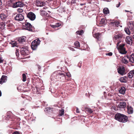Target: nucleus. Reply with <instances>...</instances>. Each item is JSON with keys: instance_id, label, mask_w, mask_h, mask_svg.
<instances>
[{"instance_id": "f257e3e1", "label": "nucleus", "mask_w": 134, "mask_h": 134, "mask_svg": "<svg viewBox=\"0 0 134 134\" xmlns=\"http://www.w3.org/2000/svg\"><path fill=\"white\" fill-rule=\"evenodd\" d=\"M115 119L116 120L123 123L126 122L128 120V118L127 116L119 113H117L115 114Z\"/></svg>"}, {"instance_id": "f03ea898", "label": "nucleus", "mask_w": 134, "mask_h": 134, "mask_svg": "<svg viewBox=\"0 0 134 134\" xmlns=\"http://www.w3.org/2000/svg\"><path fill=\"white\" fill-rule=\"evenodd\" d=\"M120 41L118 42L116 44L117 47L119 52L120 53L122 54H125L127 52L126 51L125 48L124 46L125 44L124 43H122L120 45L119 47H118L119 44L120 42Z\"/></svg>"}, {"instance_id": "7ed1b4c3", "label": "nucleus", "mask_w": 134, "mask_h": 134, "mask_svg": "<svg viewBox=\"0 0 134 134\" xmlns=\"http://www.w3.org/2000/svg\"><path fill=\"white\" fill-rule=\"evenodd\" d=\"M40 41L39 39H37L31 43L32 49L35 50L36 49L37 46L40 44Z\"/></svg>"}, {"instance_id": "20e7f679", "label": "nucleus", "mask_w": 134, "mask_h": 134, "mask_svg": "<svg viewBox=\"0 0 134 134\" xmlns=\"http://www.w3.org/2000/svg\"><path fill=\"white\" fill-rule=\"evenodd\" d=\"M28 52L27 47L24 46L21 48L20 53L22 55L25 56L28 54Z\"/></svg>"}, {"instance_id": "39448f33", "label": "nucleus", "mask_w": 134, "mask_h": 134, "mask_svg": "<svg viewBox=\"0 0 134 134\" xmlns=\"http://www.w3.org/2000/svg\"><path fill=\"white\" fill-rule=\"evenodd\" d=\"M27 18L32 21L34 20L36 18V16L32 12H30L27 14Z\"/></svg>"}, {"instance_id": "423d86ee", "label": "nucleus", "mask_w": 134, "mask_h": 134, "mask_svg": "<svg viewBox=\"0 0 134 134\" xmlns=\"http://www.w3.org/2000/svg\"><path fill=\"white\" fill-rule=\"evenodd\" d=\"M125 57L128 59L129 62L134 63V53L132 54L130 56L128 55L125 56Z\"/></svg>"}, {"instance_id": "0eeeda50", "label": "nucleus", "mask_w": 134, "mask_h": 134, "mask_svg": "<svg viewBox=\"0 0 134 134\" xmlns=\"http://www.w3.org/2000/svg\"><path fill=\"white\" fill-rule=\"evenodd\" d=\"M24 17L23 14H18L16 15L14 18V19L15 20L21 21L24 19Z\"/></svg>"}, {"instance_id": "6e6552de", "label": "nucleus", "mask_w": 134, "mask_h": 134, "mask_svg": "<svg viewBox=\"0 0 134 134\" xmlns=\"http://www.w3.org/2000/svg\"><path fill=\"white\" fill-rule=\"evenodd\" d=\"M24 4L21 2H18L14 3L13 5V7L14 8H16L18 7H23Z\"/></svg>"}, {"instance_id": "1a4fd4ad", "label": "nucleus", "mask_w": 134, "mask_h": 134, "mask_svg": "<svg viewBox=\"0 0 134 134\" xmlns=\"http://www.w3.org/2000/svg\"><path fill=\"white\" fill-rule=\"evenodd\" d=\"M125 68L124 67H120L117 69L118 72L120 74L123 75L125 74Z\"/></svg>"}, {"instance_id": "9d476101", "label": "nucleus", "mask_w": 134, "mask_h": 134, "mask_svg": "<svg viewBox=\"0 0 134 134\" xmlns=\"http://www.w3.org/2000/svg\"><path fill=\"white\" fill-rule=\"evenodd\" d=\"M25 26L26 30L30 31H32V26L30 23L26 22L25 24Z\"/></svg>"}, {"instance_id": "9b49d317", "label": "nucleus", "mask_w": 134, "mask_h": 134, "mask_svg": "<svg viewBox=\"0 0 134 134\" xmlns=\"http://www.w3.org/2000/svg\"><path fill=\"white\" fill-rule=\"evenodd\" d=\"M126 103L124 101L120 102L119 104L117 106V108L120 109H124L126 107Z\"/></svg>"}, {"instance_id": "f8f14e48", "label": "nucleus", "mask_w": 134, "mask_h": 134, "mask_svg": "<svg viewBox=\"0 0 134 134\" xmlns=\"http://www.w3.org/2000/svg\"><path fill=\"white\" fill-rule=\"evenodd\" d=\"M125 41L127 44L131 45L132 42L131 37L129 36H127L126 38Z\"/></svg>"}, {"instance_id": "ddd939ff", "label": "nucleus", "mask_w": 134, "mask_h": 134, "mask_svg": "<svg viewBox=\"0 0 134 134\" xmlns=\"http://www.w3.org/2000/svg\"><path fill=\"white\" fill-rule=\"evenodd\" d=\"M123 36L121 34H118L115 35L113 38L114 40L116 41L120 40L122 37Z\"/></svg>"}, {"instance_id": "4468645a", "label": "nucleus", "mask_w": 134, "mask_h": 134, "mask_svg": "<svg viewBox=\"0 0 134 134\" xmlns=\"http://www.w3.org/2000/svg\"><path fill=\"white\" fill-rule=\"evenodd\" d=\"M7 80V76L5 75H2L0 79V83L5 82Z\"/></svg>"}, {"instance_id": "2eb2a0df", "label": "nucleus", "mask_w": 134, "mask_h": 134, "mask_svg": "<svg viewBox=\"0 0 134 134\" xmlns=\"http://www.w3.org/2000/svg\"><path fill=\"white\" fill-rule=\"evenodd\" d=\"M7 17L8 15L7 14L2 13L0 14V18L2 20H6V19L7 18Z\"/></svg>"}, {"instance_id": "dca6fc26", "label": "nucleus", "mask_w": 134, "mask_h": 134, "mask_svg": "<svg viewBox=\"0 0 134 134\" xmlns=\"http://www.w3.org/2000/svg\"><path fill=\"white\" fill-rule=\"evenodd\" d=\"M36 4L37 6L41 7L43 6L44 3L39 0H37L36 1Z\"/></svg>"}, {"instance_id": "f3484780", "label": "nucleus", "mask_w": 134, "mask_h": 134, "mask_svg": "<svg viewBox=\"0 0 134 134\" xmlns=\"http://www.w3.org/2000/svg\"><path fill=\"white\" fill-rule=\"evenodd\" d=\"M127 113L129 114H132L133 112V108L131 106H127Z\"/></svg>"}, {"instance_id": "a211bd4d", "label": "nucleus", "mask_w": 134, "mask_h": 134, "mask_svg": "<svg viewBox=\"0 0 134 134\" xmlns=\"http://www.w3.org/2000/svg\"><path fill=\"white\" fill-rule=\"evenodd\" d=\"M93 36L96 38L98 40H100V38L101 37L100 34L99 33H95L93 35Z\"/></svg>"}, {"instance_id": "6ab92c4d", "label": "nucleus", "mask_w": 134, "mask_h": 134, "mask_svg": "<svg viewBox=\"0 0 134 134\" xmlns=\"http://www.w3.org/2000/svg\"><path fill=\"white\" fill-rule=\"evenodd\" d=\"M119 92L120 93L124 94H125V88L123 87H121L120 89L119 90Z\"/></svg>"}, {"instance_id": "aec40b11", "label": "nucleus", "mask_w": 134, "mask_h": 134, "mask_svg": "<svg viewBox=\"0 0 134 134\" xmlns=\"http://www.w3.org/2000/svg\"><path fill=\"white\" fill-rule=\"evenodd\" d=\"M26 40V37H23L19 38L18 39V41L19 43H22L23 42H25Z\"/></svg>"}, {"instance_id": "412c9836", "label": "nucleus", "mask_w": 134, "mask_h": 134, "mask_svg": "<svg viewBox=\"0 0 134 134\" xmlns=\"http://www.w3.org/2000/svg\"><path fill=\"white\" fill-rule=\"evenodd\" d=\"M134 75V69L131 71L128 74V76L129 78H131L133 77Z\"/></svg>"}, {"instance_id": "4be33fe9", "label": "nucleus", "mask_w": 134, "mask_h": 134, "mask_svg": "<svg viewBox=\"0 0 134 134\" xmlns=\"http://www.w3.org/2000/svg\"><path fill=\"white\" fill-rule=\"evenodd\" d=\"M60 75H62L64 77H65L66 76H67L68 77H70L71 76V75L70 73H64V72H61L59 74Z\"/></svg>"}, {"instance_id": "5701e85b", "label": "nucleus", "mask_w": 134, "mask_h": 134, "mask_svg": "<svg viewBox=\"0 0 134 134\" xmlns=\"http://www.w3.org/2000/svg\"><path fill=\"white\" fill-rule=\"evenodd\" d=\"M127 25L130 29H133L134 27L133 22L132 21H130L127 23Z\"/></svg>"}, {"instance_id": "b1692460", "label": "nucleus", "mask_w": 134, "mask_h": 134, "mask_svg": "<svg viewBox=\"0 0 134 134\" xmlns=\"http://www.w3.org/2000/svg\"><path fill=\"white\" fill-rule=\"evenodd\" d=\"M7 116L5 117V119L7 120H8L11 118V115L12 113L10 112H8L7 114Z\"/></svg>"}, {"instance_id": "393cba45", "label": "nucleus", "mask_w": 134, "mask_h": 134, "mask_svg": "<svg viewBox=\"0 0 134 134\" xmlns=\"http://www.w3.org/2000/svg\"><path fill=\"white\" fill-rule=\"evenodd\" d=\"M64 114V109L62 108L60 110L59 113V116H63Z\"/></svg>"}, {"instance_id": "a878e982", "label": "nucleus", "mask_w": 134, "mask_h": 134, "mask_svg": "<svg viewBox=\"0 0 134 134\" xmlns=\"http://www.w3.org/2000/svg\"><path fill=\"white\" fill-rule=\"evenodd\" d=\"M127 77L125 76L121 77L120 79V81L122 83H125L127 81Z\"/></svg>"}, {"instance_id": "bb28decb", "label": "nucleus", "mask_w": 134, "mask_h": 134, "mask_svg": "<svg viewBox=\"0 0 134 134\" xmlns=\"http://www.w3.org/2000/svg\"><path fill=\"white\" fill-rule=\"evenodd\" d=\"M10 43L12 45V47H18L17 43L16 42L12 41L10 42Z\"/></svg>"}, {"instance_id": "cd10ccee", "label": "nucleus", "mask_w": 134, "mask_h": 134, "mask_svg": "<svg viewBox=\"0 0 134 134\" xmlns=\"http://www.w3.org/2000/svg\"><path fill=\"white\" fill-rule=\"evenodd\" d=\"M86 111L88 113L91 114L93 112V110L87 107L85 108Z\"/></svg>"}, {"instance_id": "c85d7f7f", "label": "nucleus", "mask_w": 134, "mask_h": 134, "mask_svg": "<svg viewBox=\"0 0 134 134\" xmlns=\"http://www.w3.org/2000/svg\"><path fill=\"white\" fill-rule=\"evenodd\" d=\"M36 94H41V93L40 91L41 89L40 87H36Z\"/></svg>"}, {"instance_id": "c756f323", "label": "nucleus", "mask_w": 134, "mask_h": 134, "mask_svg": "<svg viewBox=\"0 0 134 134\" xmlns=\"http://www.w3.org/2000/svg\"><path fill=\"white\" fill-rule=\"evenodd\" d=\"M103 13L105 14H108L109 13V10L107 8H105L103 9Z\"/></svg>"}, {"instance_id": "7c9ffc66", "label": "nucleus", "mask_w": 134, "mask_h": 134, "mask_svg": "<svg viewBox=\"0 0 134 134\" xmlns=\"http://www.w3.org/2000/svg\"><path fill=\"white\" fill-rule=\"evenodd\" d=\"M6 24H5V23L2 22L0 24V28L1 29H4V28Z\"/></svg>"}, {"instance_id": "2f4dec72", "label": "nucleus", "mask_w": 134, "mask_h": 134, "mask_svg": "<svg viewBox=\"0 0 134 134\" xmlns=\"http://www.w3.org/2000/svg\"><path fill=\"white\" fill-rule=\"evenodd\" d=\"M105 19L104 18H102L100 21V24H104L105 23Z\"/></svg>"}, {"instance_id": "473e14b6", "label": "nucleus", "mask_w": 134, "mask_h": 134, "mask_svg": "<svg viewBox=\"0 0 134 134\" xmlns=\"http://www.w3.org/2000/svg\"><path fill=\"white\" fill-rule=\"evenodd\" d=\"M124 30L126 34L129 35L130 34V31L129 29L128 28H125Z\"/></svg>"}, {"instance_id": "72a5a7b5", "label": "nucleus", "mask_w": 134, "mask_h": 134, "mask_svg": "<svg viewBox=\"0 0 134 134\" xmlns=\"http://www.w3.org/2000/svg\"><path fill=\"white\" fill-rule=\"evenodd\" d=\"M74 45L76 47H80V43L77 41H76L74 44Z\"/></svg>"}, {"instance_id": "f704fd0d", "label": "nucleus", "mask_w": 134, "mask_h": 134, "mask_svg": "<svg viewBox=\"0 0 134 134\" xmlns=\"http://www.w3.org/2000/svg\"><path fill=\"white\" fill-rule=\"evenodd\" d=\"M76 33L77 34H79L80 35H81L84 33V31L83 30L78 31H76Z\"/></svg>"}, {"instance_id": "c9c22d12", "label": "nucleus", "mask_w": 134, "mask_h": 134, "mask_svg": "<svg viewBox=\"0 0 134 134\" xmlns=\"http://www.w3.org/2000/svg\"><path fill=\"white\" fill-rule=\"evenodd\" d=\"M22 80L23 81L25 82L26 81V75L25 74H22Z\"/></svg>"}, {"instance_id": "e433bc0d", "label": "nucleus", "mask_w": 134, "mask_h": 134, "mask_svg": "<svg viewBox=\"0 0 134 134\" xmlns=\"http://www.w3.org/2000/svg\"><path fill=\"white\" fill-rule=\"evenodd\" d=\"M122 61L125 64H127L129 62L128 60L125 58L123 59Z\"/></svg>"}, {"instance_id": "4c0bfd02", "label": "nucleus", "mask_w": 134, "mask_h": 134, "mask_svg": "<svg viewBox=\"0 0 134 134\" xmlns=\"http://www.w3.org/2000/svg\"><path fill=\"white\" fill-rule=\"evenodd\" d=\"M15 54H16V57H18L19 55V51L18 49H16L15 52Z\"/></svg>"}, {"instance_id": "58836bf2", "label": "nucleus", "mask_w": 134, "mask_h": 134, "mask_svg": "<svg viewBox=\"0 0 134 134\" xmlns=\"http://www.w3.org/2000/svg\"><path fill=\"white\" fill-rule=\"evenodd\" d=\"M61 72H59V73H58L56 75V79H58L59 78V77H60V76H63L62 75H59V74Z\"/></svg>"}, {"instance_id": "ea45409f", "label": "nucleus", "mask_w": 134, "mask_h": 134, "mask_svg": "<svg viewBox=\"0 0 134 134\" xmlns=\"http://www.w3.org/2000/svg\"><path fill=\"white\" fill-rule=\"evenodd\" d=\"M114 24L113 25H115L117 27L120 24V23L119 21H114Z\"/></svg>"}, {"instance_id": "a19ab883", "label": "nucleus", "mask_w": 134, "mask_h": 134, "mask_svg": "<svg viewBox=\"0 0 134 134\" xmlns=\"http://www.w3.org/2000/svg\"><path fill=\"white\" fill-rule=\"evenodd\" d=\"M17 11L19 13H21L23 11V10L21 8H19L17 10Z\"/></svg>"}, {"instance_id": "79ce46f5", "label": "nucleus", "mask_w": 134, "mask_h": 134, "mask_svg": "<svg viewBox=\"0 0 134 134\" xmlns=\"http://www.w3.org/2000/svg\"><path fill=\"white\" fill-rule=\"evenodd\" d=\"M13 26V25L12 23V22L11 23H9V24L7 25V26L9 27H11Z\"/></svg>"}, {"instance_id": "37998d69", "label": "nucleus", "mask_w": 134, "mask_h": 134, "mask_svg": "<svg viewBox=\"0 0 134 134\" xmlns=\"http://www.w3.org/2000/svg\"><path fill=\"white\" fill-rule=\"evenodd\" d=\"M12 22V20H8L7 21L6 23V26L7 25L11 23Z\"/></svg>"}, {"instance_id": "c03bdc74", "label": "nucleus", "mask_w": 134, "mask_h": 134, "mask_svg": "<svg viewBox=\"0 0 134 134\" xmlns=\"http://www.w3.org/2000/svg\"><path fill=\"white\" fill-rule=\"evenodd\" d=\"M50 26L54 28H55L57 27L55 24L54 25L51 24Z\"/></svg>"}, {"instance_id": "a18cd8bd", "label": "nucleus", "mask_w": 134, "mask_h": 134, "mask_svg": "<svg viewBox=\"0 0 134 134\" xmlns=\"http://www.w3.org/2000/svg\"><path fill=\"white\" fill-rule=\"evenodd\" d=\"M112 52H109L108 53H106V55H108L109 56H111L112 55Z\"/></svg>"}, {"instance_id": "49530a36", "label": "nucleus", "mask_w": 134, "mask_h": 134, "mask_svg": "<svg viewBox=\"0 0 134 134\" xmlns=\"http://www.w3.org/2000/svg\"><path fill=\"white\" fill-rule=\"evenodd\" d=\"M55 24L56 25L57 27H59L61 25V24L58 23H56Z\"/></svg>"}, {"instance_id": "de8ad7c7", "label": "nucleus", "mask_w": 134, "mask_h": 134, "mask_svg": "<svg viewBox=\"0 0 134 134\" xmlns=\"http://www.w3.org/2000/svg\"><path fill=\"white\" fill-rule=\"evenodd\" d=\"M76 2V0H72L71 2V4H75Z\"/></svg>"}, {"instance_id": "09e8293b", "label": "nucleus", "mask_w": 134, "mask_h": 134, "mask_svg": "<svg viewBox=\"0 0 134 134\" xmlns=\"http://www.w3.org/2000/svg\"><path fill=\"white\" fill-rule=\"evenodd\" d=\"M36 66H37V67L38 68V70H40L41 69V67L40 66V65H39L38 64H36Z\"/></svg>"}, {"instance_id": "8fccbe9b", "label": "nucleus", "mask_w": 134, "mask_h": 134, "mask_svg": "<svg viewBox=\"0 0 134 134\" xmlns=\"http://www.w3.org/2000/svg\"><path fill=\"white\" fill-rule=\"evenodd\" d=\"M12 134H20L19 132L16 131L14 132Z\"/></svg>"}, {"instance_id": "3c124183", "label": "nucleus", "mask_w": 134, "mask_h": 134, "mask_svg": "<svg viewBox=\"0 0 134 134\" xmlns=\"http://www.w3.org/2000/svg\"><path fill=\"white\" fill-rule=\"evenodd\" d=\"M120 5V2H119L118 4H117L116 5V7H117V8H118V7H119V6Z\"/></svg>"}, {"instance_id": "603ef678", "label": "nucleus", "mask_w": 134, "mask_h": 134, "mask_svg": "<svg viewBox=\"0 0 134 134\" xmlns=\"http://www.w3.org/2000/svg\"><path fill=\"white\" fill-rule=\"evenodd\" d=\"M69 48L70 49V50H71V51H74V48L72 47H69Z\"/></svg>"}, {"instance_id": "864d4df0", "label": "nucleus", "mask_w": 134, "mask_h": 134, "mask_svg": "<svg viewBox=\"0 0 134 134\" xmlns=\"http://www.w3.org/2000/svg\"><path fill=\"white\" fill-rule=\"evenodd\" d=\"M3 62V60L2 59V58L0 57V63L2 62Z\"/></svg>"}, {"instance_id": "5fc2aeb1", "label": "nucleus", "mask_w": 134, "mask_h": 134, "mask_svg": "<svg viewBox=\"0 0 134 134\" xmlns=\"http://www.w3.org/2000/svg\"><path fill=\"white\" fill-rule=\"evenodd\" d=\"M76 112L77 113H80V111H79V110L77 108H76Z\"/></svg>"}, {"instance_id": "6e6d98bb", "label": "nucleus", "mask_w": 134, "mask_h": 134, "mask_svg": "<svg viewBox=\"0 0 134 134\" xmlns=\"http://www.w3.org/2000/svg\"><path fill=\"white\" fill-rule=\"evenodd\" d=\"M81 64H82V62L80 61V62H79V63L78 64V65H79V64L81 65Z\"/></svg>"}, {"instance_id": "4d7b16f0", "label": "nucleus", "mask_w": 134, "mask_h": 134, "mask_svg": "<svg viewBox=\"0 0 134 134\" xmlns=\"http://www.w3.org/2000/svg\"><path fill=\"white\" fill-rule=\"evenodd\" d=\"M2 2L1 0H0V5H2Z\"/></svg>"}, {"instance_id": "13d9d810", "label": "nucleus", "mask_w": 134, "mask_h": 134, "mask_svg": "<svg viewBox=\"0 0 134 134\" xmlns=\"http://www.w3.org/2000/svg\"><path fill=\"white\" fill-rule=\"evenodd\" d=\"M48 109H49V110H50L51 109L50 108H48L47 109V110L49 111V110H48Z\"/></svg>"}, {"instance_id": "bf43d9fd", "label": "nucleus", "mask_w": 134, "mask_h": 134, "mask_svg": "<svg viewBox=\"0 0 134 134\" xmlns=\"http://www.w3.org/2000/svg\"><path fill=\"white\" fill-rule=\"evenodd\" d=\"M114 22H111V24H113V25L114 24Z\"/></svg>"}, {"instance_id": "052dcab7", "label": "nucleus", "mask_w": 134, "mask_h": 134, "mask_svg": "<svg viewBox=\"0 0 134 134\" xmlns=\"http://www.w3.org/2000/svg\"><path fill=\"white\" fill-rule=\"evenodd\" d=\"M2 96V92L0 90V97Z\"/></svg>"}, {"instance_id": "680f3d73", "label": "nucleus", "mask_w": 134, "mask_h": 134, "mask_svg": "<svg viewBox=\"0 0 134 134\" xmlns=\"http://www.w3.org/2000/svg\"><path fill=\"white\" fill-rule=\"evenodd\" d=\"M22 97H23V98H25V97H24V95H22Z\"/></svg>"}, {"instance_id": "e2e57ef3", "label": "nucleus", "mask_w": 134, "mask_h": 134, "mask_svg": "<svg viewBox=\"0 0 134 134\" xmlns=\"http://www.w3.org/2000/svg\"><path fill=\"white\" fill-rule=\"evenodd\" d=\"M84 5V4L81 3L80 4V5Z\"/></svg>"}, {"instance_id": "0e129e2a", "label": "nucleus", "mask_w": 134, "mask_h": 134, "mask_svg": "<svg viewBox=\"0 0 134 134\" xmlns=\"http://www.w3.org/2000/svg\"><path fill=\"white\" fill-rule=\"evenodd\" d=\"M132 38H133V39H134V35H133L132 36Z\"/></svg>"}, {"instance_id": "69168bd1", "label": "nucleus", "mask_w": 134, "mask_h": 134, "mask_svg": "<svg viewBox=\"0 0 134 134\" xmlns=\"http://www.w3.org/2000/svg\"><path fill=\"white\" fill-rule=\"evenodd\" d=\"M20 86L19 87H17V88L18 89L19 88H20Z\"/></svg>"}, {"instance_id": "338daca9", "label": "nucleus", "mask_w": 134, "mask_h": 134, "mask_svg": "<svg viewBox=\"0 0 134 134\" xmlns=\"http://www.w3.org/2000/svg\"><path fill=\"white\" fill-rule=\"evenodd\" d=\"M80 65V66H79V68H80L81 67V65H80V64H79V65Z\"/></svg>"}, {"instance_id": "774afa93", "label": "nucleus", "mask_w": 134, "mask_h": 134, "mask_svg": "<svg viewBox=\"0 0 134 134\" xmlns=\"http://www.w3.org/2000/svg\"><path fill=\"white\" fill-rule=\"evenodd\" d=\"M125 11L126 12H129V11H127V10H125Z\"/></svg>"}]
</instances>
